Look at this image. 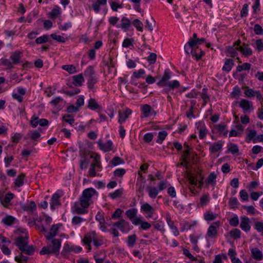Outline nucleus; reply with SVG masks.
Returning <instances> with one entry per match:
<instances>
[{"label": "nucleus", "instance_id": "obj_33", "mask_svg": "<svg viewBox=\"0 0 263 263\" xmlns=\"http://www.w3.org/2000/svg\"><path fill=\"white\" fill-rule=\"evenodd\" d=\"M62 68L70 74H73L77 72L76 68L73 65H64L62 66Z\"/></svg>", "mask_w": 263, "mask_h": 263}, {"label": "nucleus", "instance_id": "obj_16", "mask_svg": "<svg viewBox=\"0 0 263 263\" xmlns=\"http://www.w3.org/2000/svg\"><path fill=\"white\" fill-rule=\"evenodd\" d=\"M209 150L212 153H215L222 149V143L218 142L210 144L209 145Z\"/></svg>", "mask_w": 263, "mask_h": 263}, {"label": "nucleus", "instance_id": "obj_3", "mask_svg": "<svg viewBox=\"0 0 263 263\" xmlns=\"http://www.w3.org/2000/svg\"><path fill=\"white\" fill-rule=\"evenodd\" d=\"M197 44L196 40L190 39L184 45V50L187 54H192L193 57H195L197 60H199L201 59V55L197 52L196 49H194V47Z\"/></svg>", "mask_w": 263, "mask_h": 263}, {"label": "nucleus", "instance_id": "obj_54", "mask_svg": "<svg viewBox=\"0 0 263 263\" xmlns=\"http://www.w3.org/2000/svg\"><path fill=\"white\" fill-rule=\"evenodd\" d=\"M254 31L255 32L256 34H257V35L263 34V29L262 28L261 26L258 24H256L254 25Z\"/></svg>", "mask_w": 263, "mask_h": 263}, {"label": "nucleus", "instance_id": "obj_39", "mask_svg": "<svg viewBox=\"0 0 263 263\" xmlns=\"http://www.w3.org/2000/svg\"><path fill=\"white\" fill-rule=\"evenodd\" d=\"M146 25L145 27L150 31H153L154 29V26L155 25V21L154 18L152 16H150L149 19L146 20Z\"/></svg>", "mask_w": 263, "mask_h": 263}, {"label": "nucleus", "instance_id": "obj_19", "mask_svg": "<svg viewBox=\"0 0 263 263\" xmlns=\"http://www.w3.org/2000/svg\"><path fill=\"white\" fill-rule=\"evenodd\" d=\"M234 65V61L232 59H227L222 67V70L226 72H229Z\"/></svg>", "mask_w": 263, "mask_h": 263}, {"label": "nucleus", "instance_id": "obj_56", "mask_svg": "<svg viewBox=\"0 0 263 263\" xmlns=\"http://www.w3.org/2000/svg\"><path fill=\"white\" fill-rule=\"evenodd\" d=\"M255 229L258 232L262 233L263 235V222L257 221L254 224Z\"/></svg>", "mask_w": 263, "mask_h": 263}, {"label": "nucleus", "instance_id": "obj_53", "mask_svg": "<svg viewBox=\"0 0 263 263\" xmlns=\"http://www.w3.org/2000/svg\"><path fill=\"white\" fill-rule=\"evenodd\" d=\"M39 118L35 115H33L30 121L31 125L33 127H35L39 124Z\"/></svg>", "mask_w": 263, "mask_h": 263}, {"label": "nucleus", "instance_id": "obj_2", "mask_svg": "<svg viewBox=\"0 0 263 263\" xmlns=\"http://www.w3.org/2000/svg\"><path fill=\"white\" fill-rule=\"evenodd\" d=\"M84 74L87 79L88 88L92 89L94 85L98 81L93 67L91 66H88L85 70Z\"/></svg>", "mask_w": 263, "mask_h": 263}, {"label": "nucleus", "instance_id": "obj_20", "mask_svg": "<svg viewBox=\"0 0 263 263\" xmlns=\"http://www.w3.org/2000/svg\"><path fill=\"white\" fill-rule=\"evenodd\" d=\"M167 223L170 228L172 230L175 236H178L179 235V231L176 226L174 225V222L171 220V218L170 215H167L166 218Z\"/></svg>", "mask_w": 263, "mask_h": 263}, {"label": "nucleus", "instance_id": "obj_31", "mask_svg": "<svg viewBox=\"0 0 263 263\" xmlns=\"http://www.w3.org/2000/svg\"><path fill=\"white\" fill-rule=\"evenodd\" d=\"M127 217L130 220L135 218L137 214V210L136 208L130 209L126 211Z\"/></svg>", "mask_w": 263, "mask_h": 263}, {"label": "nucleus", "instance_id": "obj_52", "mask_svg": "<svg viewBox=\"0 0 263 263\" xmlns=\"http://www.w3.org/2000/svg\"><path fill=\"white\" fill-rule=\"evenodd\" d=\"M50 36L54 40L60 42V43H65V41H66V40L65 39L61 36V35H57L55 34H51L50 35Z\"/></svg>", "mask_w": 263, "mask_h": 263}, {"label": "nucleus", "instance_id": "obj_37", "mask_svg": "<svg viewBox=\"0 0 263 263\" xmlns=\"http://www.w3.org/2000/svg\"><path fill=\"white\" fill-rule=\"evenodd\" d=\"M25 174L22 173L15 179L14 184L17 187H20L24 184Z\"/></svg>", "mask_w": 263, "mask_h": 263}, {"label": "nucleus", "instance_id": "obj_5", "mask_svg": "<svg viewBox=\"0 0 263 263\" xmlns=\"http://www.w3.org/2000/svg\"><path fill=\"white\" fill-rule=\"evenodd\" d=\"M172 72L170 69L167 68L165 70L164 74L160 80L157 83L159 86H165L167 83L170 81L168 80L171 78Z\"/></svg>", "mask_w": 263, "mask_h": 263}, {"label": "nucleus", "instance_id": "obj_9", "mask_svg": "<svg viewBox=\"0 0 263 263\" xmlns=\"http://www.w3.org/2000/svg\"><path fill=\"white\" fill-rule=\"evenodd\" d=\"M23 56V53L20 51H15L12 53L10 56V60L11 61L13 65H16L22 63L21 58Z\"/></svg>", "mask_w": 263, "mask_h": 263}, {"label": "nucleus", "instance_id": "obj_51", "mask_svg": "<svg viewBox=\"0 0 263 263\" xmlns=\"http://www.w3.org/2000/svg\"><path fill=\"white\" fill-rule=\"evenodd\" d=\"M210 201V197L208 194H204L200 199V201L201 205H206Z\"/></svg>", "mask_w": 263, "mask_h": 263}, {"label": "nucleus", "instance_id": "obj_14", "mask_svg": "<svg viewBox=\"0 0 263 263\" xmlns=\"http://www.w3.org/2000/svg\"><path fill=\"white\" fill-rule=\"evenodd\" d=\"M98 144L100 148L105 152L111 150L112 142L111 140H108L106 143H102L101 141H98Z\"/></svg>", "mask_w": 263, "mask_h": 263}, {"label": "nucleus", "instance_id": "obj_29", "mask_svg": "<svg viewBox=\"0 0 263 263\" xmlns=\"http://www.w3.org/2000/svg\"><path fill=\"white\" fill-rule=\"evenodd\" d=\"M88 107L91 110H95L100 108V106L95 99L91 98L88 101Z\"/></svg>", "mask_w": 263, "mask_h": 263}, {"label": "nucleus", "instance_id": "obj_49", "mask_svg": "<svg viewBox=\"0 0 263 263\" xmlns=\"http://www.w3.org/2000/svg\"><path fill=\"white\" fill-rule=\"evenodd\" d=\"M63 119L65 122L68 123L70 125H72L74 122V119L72 118L71 115L69 114L64 115L63 116Z\"/></svg>", "mask_w": 263, "mask_h": 263}, {"label": "nucleus", "instance_id": "obj_40", "mask_svg": "<svg viewBox=\"0 0 263 263\" xmlns=\"http://www.w3.org/2000/svg\"><path fill=\"white\" fill-rule=\"evenodd\" d=\"M167 135V132L165 130H162L158 133V139L156 140V142L161 144L163 141L165 139V137Z\"/></svg>", "mask_w": 263, "mask_h": 263}, {"label": "nucleus", "instance_id": "obj_15", "mask_svg": "<svg viewBox=\"0 0 263 263\" xmlns=\"http://www.w3.org/2000/svg\"><path fill=\"white\" fill-rule=\"evenodd\" d=\"M239 50L246 57L252 54V49L249 47L248 44L245 43H243L242 46L239 47Z\"/></svg>", "mask_w": 263, "mask_h": 263}, {"label": "nucleus", "instance_id": "obj_8", "mask_svg": "<svg viewBox=\"0 0 263 263\" xmlns=\"http://www.w3.org/2000/svg\"><path fill=\"white\" fill-rule=\"evenodd\" d=\"M28 243V236H19L15 240V244L21 251Z\"/></svg>", "mask_w": 263, "mask_h": 263}, {"label": "nucleus", "instance_id": "obj_10", "mask_svg": "<svg viewBox=\"0 0 263 263\" xmlns=\"http://www.w3.org/2000/svg\"><path fill=\"white\" fill-rule=\"evenodd\" d=\"M179 86L180 83L178 81L173 80L170 81L169 83H167L166 86H164V88L163 89V92L168 94L171 90L177 88Z\"/></svg>", "mask_w": 263, "mask_h": 263}, {"label": "nucleus", "instance_id": "obj_17", "mask_svg": "<svg viewBox=\"0 0 263 263\" xmlns=\"http://www.w3.org/2000/svg\"><path fill=\"white\" fill-rule=\"evenodd\" d=\"M73 84L76 86H81L84 82V79L82 74H79L72 77Z\"/></svg>", "mask_w": 263, "mask_h": 263}, {"label": "nucleus", "instance_id": "obj_41", "mask_svg": "<svg viewBox=\"0 0 263 263\" xmlns=\"http://www.w3.org/2000/svg\"><path fill=\"white\" fill-rule=\"evenodd\" d=\"M154 210V208L147 203L143 204L141 206V211L144 213H149L150 212H153V211Z\"/></svg>", "mask_w": 263, "mask_h": 263}, {"label": "nucleus", "instance_id": "obj_42", "mask_svg": "<svg viewBox=\"0 0 263 263\" xmlns=\"http://www.w3.org/2000/svg\"><path fill=\"white\" fill-rule=\"evenodd\" d=\"M60 14V8L58 6H57L50 12V16L51 18L53 19L57 17Z\"/></svg>", "mask_w": 263, "mask_h": 263}, {"label": "nucleus", "instance_id": "obj_26", "mask_svg": "<svg viewBox=\"0 0 263 263\" xmlns=\"http://www.w3.org/2000/svg\"><path fill=\"white\" fill-rule=\"evenodd\" d=\"M227 125L224 123H221L216 126L217 132L220 134H222L224 136H227L228 131L226 129Z\"/></svg>", "mask_w": 263, "mask_h": 263}, {"label": "nucleus", "instance_id": "obj_27", "mask_svg": "<svg viewBox=\"0 0 263 263\" xmlns=\"http://www.w3.org/2000/svg\"><path fill=\"white\" fill-rule=\"evenodd\" d=\"M239 50V47H234L233 46H229L227 49V52L229 54L227 56L230 55L231 57L235 58L238 55L237 50Z\"/></svg>", "mask_w": 263, "mask_h": 263}, {"label": "nucleus", "instance_id": "obj_59", "mask_svg": "<svg viewBox=\"0 0 263 263\" xmlns=\"http://www.w3.org/2000/svg\"><path fill=\"white\" fill-rule=\"evenodd\" d=\"M11 243V241L9 239L6 237L2 236V234H0V246H3V245H5V246H7Z\"/></svg>", "mask_w": 263, "mask_h": 263}, {"label": "nucleus", "instance_id": "obj_1", "mask_svg": "<svg viewBox=\"0 0 263 263\" xmlns=\"http://www.w3.org/2000/svg\"><path fill=\"white\" fill-rule=\"evenodd\" d=\"M61 246V239H52L50 243H49L47 247H44L40 251L41 255L45 254H58Z\"/></svg>", "mask_w": 263, "mask_h": 263}, {"label": "nucleus", "instance_id": "obj_47", "mask_svg": "<svg viewBox=\"0 0 263 263\" xmlns=\"http://www.w3.org/2000/svg\"><path fill=\"white\" fill-rule=\"evenodd\" d=\"M49 36L48 35H44L35 40V43L37 44H43L47 42L48 40Z\"/></svg>", "mask_w": 263, "mask_h": 263}, {"label": "nucleus", "instance_id": "obj_45", "mask_svg": "<svg viewBox=\"0 0 263 263\" xmlns=\"http://www.w3.org/2000/svg\"><path fill=\"white\" fill-rule=\"evenodd\" d=\"M85 219L78 216H74L72 219V224L73 225H78L81 222L85 221Z\"/></svg>", "mask_w": 263, "mask_h": 263}, {"label": "nucleus", "instance_id": "obj_50", "mask_svg": "<svg viewBox=\"0 0 263 263\" xmlns=\"http://www.w3.org/2000/svg\"><path fill=\"white\" fill-rule=\"evenodd\" d=\"M1 62L2 65L8 67L9 69H11L13 67V64L12 62L10 61V60L9 59L2 58L1 60Z\"/></svg>", "mask_w": 263, "mask_h": 263}, {"label": "nucleus", "instance_id": "obj_43", "mask_svg": "<svg viewBox=\"0 0 263 263\" xmlns=\"http://www.w3.org/2000/svg\"><path fill=\"white\" fill-rule=\"evenodd\" d=\"M136 240H137V237H136V235L134 234V235H129L128 237V239H127L128 246L130 247H133L135 245Z\"/></svg>", "mask_w": 263, "mask_h": 263}, {"label": "nucleus", "instance_id": "obj_36", "mask_svg": "<svg viewBox=\"0 0 263 263\" xmlns=\"http://www.w3.org/2000/svg\"><path fill=\"white\" fill-rule=\"evenodd\" d=\"M90 200L84 197V196L82 195L80 199V203L82 208H87L90 204Z\"/></svg>", "mask_w": 263, "mask_h": 263}, {"label": "nucleus", "instance_id": "obj_25", "mask_svg": "<svg viewBox=\"0 0 263 263\" xmlns=\"http://www.w3.org/2000/svg\"><path fill=\"white\" fill-rule=\"evenodd\" d=\"M148 196L151 198H155L159 193V191L156 187L148 186Z\"/></svg>", "mask_w": 263, "mask_h": 263}, {"label": "nucleus", "instance_id": "obj_23", "mask_svg": "<svg viewBox=\"0 0 263 263\" xmlns=\"http://www.w3.org/2000/svg\"><path fill=\"white\" fill-rule=\"evenodd\" d=\"M252 256L256 260H260L262 259L261 252L257 248H253L251 250Z\"/></svg>", "mask_w": 263, "mask_h": 263}, {"label": "nucleus", "instance_id": "obj_24", "mask_svg": "<svg viewBox=\"0 0 263 263\" xmlns=\"http://www.w3.org/2000/svg\"><path fill=\"white\" fill-rule=\"evenodd\" d=\"M131 25L130 21L125 17H123L121 20V24L117 25L118 28L122 29H128Z\"/></svg>", "mask_w": 263, "mask_h": 263}, {"label": "nucleus", "instance_id": "obj_48", "mask_svg": "<svg viewBox=\"0 0 263 263\" xmlns=\"http://www.w3.org/2000/svg\"><path fill=\"white\" fill-rule=\"evenodd\" d=\"M207 133H208V130L204 125L202 127H201L199 128V138L201 139H204L206 137Z\"/></svg>", "mask_w": 263, "mask_h": 263}, {"label": "nucleus", "instance_id": "obj_22", "mask_svg": "<svg viewBox=\"0 0 263 263\" xmlns=\"http://www.w3.org/2000/svg\"><path fill=\"white\" fill-rule=\"evenodd\" d=\"M3 195L0 194V201L2 204L4 205V203L8 204L10 201L13 198L14 195L11 193H8L6 194L4 199H2Z\"/></svg>", "mask_w": 263, "mask_h": 263}, {"label": "nucleus", "instance_id": "obj_21", "mask_svg": "<svg viewBox=\"0 0 263 263\" xmlns=\"http://www.w3.org/2000/svg\"><path fill=\"white\" fill-rule=\"evenodd\" d=\"M60 195L58 193H54L51 199L50 206L52 209H54L55 206L60 204L59 201Z\"/></svg>", "mask_w": 263, "mask_h": 263}, {"label": "nucleus", "instance_id": "obj_30", "mask_svg": "<svg viewBox=\"0 0 263 263\" xmlns=\"http://www.w3.org/2000/svg\"><path fill=\"white\" fill-rule=\"evenodd\" d=\"M15 218L10 215H7L3 218L2 222L5 225L10 226L12 225L14 222Z\"/></svg>", "mask_w": 263, "mask_h": 263}, {"label": "nucleus", "instance_id": "obj_6", "mask_svg": "<svg viewBox=\"0 0 263 263\" xmlns=\"http://www.w3.org/2000/svg\"><path fill=\"white\" fill-rule=\"evenodd\" d=\"M113 226L117 227L124 233H127L130 230L129 223L124 219H121L120 220L115 222L113 224Z\"/></svg>", "mask_w": 263, "mask_h": 263}, {"label": "nucleus", "instance_id": "obj_60", "mask_svg": "<svg viewBox=\"0 0 263 263\" xmlns=\"http://www.w3.org/2000/svg\"><path fill=\"white\" fill-rule=\"evenodd\" d=\"M119 118L118 121L120 123H122L123 122H124L128 117L126 115V114H125L123 112H122L121 111H120L119 112Z\"/></svg>", "mask_w": 263, "mask_h": 263}, {"label": "nucleus", "instance_id": "obj_55", "mask_svg": "<svg viewBox=\"0 0 263 263\" xmlns=\"http://www.w3.org/2000/svg\"><path fill=\"white\" fill-rule=\"evenodd\" d=\"M133 39L126 38L123 41L122 46L125 48H128L130 46L133 45Z\"/></svg>", "mask_w": 263, "mask_h": 263}, {"label": "nucleus", "instance_id": "obj_11", "mask_svg": "<svg viewBox=\"0 0 263 263\" xmlns=\"http://www.w3.org/2000/svg\"><path fill=\"white\" fill-rule=\"evenodd\" d=\"M26 89L22 87L17 88V93H13L12 98L18 102H22L23 100V96L26 94Z\"/></svg>", "mask_w": 263, "mask_h": 263}, {"label": "nucleus", "instance_id": "obj_38", "mask_svg": "<svg viewBox=\"0 0 263 263\" xmlns=\"http://www.w3.org/2000/svg\"><path fill=\"white\" fill-rule=\"evenodd\" d=\"M241 231L238 229H234L230 232V235L234 239H238L240 237Z\"/></svg>", "mask_w": 263, "mask_h": 263}, {"label": "nucleus", "instance_id": "obj_28", "mask_svg": "<svg viewBox=\"0 0 263 263\" xmlns=\"http://www.w3.org/2000/svg\"><path fill=\"white\" fill-rule=\"evenodd\" d=\"M35 249L32 245H28V244L21 250V252L28 255L33 254Z\"/></svg>", "mask_w": 263, "mask_h": 263}, {"label": "nucleus", "instance_id": "obj_13", "mask_svg": "<svg viewBox=\"0 0 263 263\" xmlns=\"http://www.w3.org/2000/svg\"><path fill=\"white\" fill-rule=\"evenodd\" d=\"M142 111L144 114V117L146 118L151 115L156 114V111L153 110L151 106L148 104H144L142 106L141 108Z\"/></svg>", "mask_w": 263, "mask_h": 263}, {"label": "nucleus", "instance_id": "obj_61", "mask_svg": "<svg viewBox=\"0 0 263 263\" xmlns=\"http://www.w3.org/2000/svg\"><path fill=\"white\" fill-rule=\"evenodd\" d=\"M80 92V90L78 88H74L73 90H65L64 91V93L69 96H72L73 95H77Z\"/></svg>", "mask_w": 263, "mask_h": 263}, {"label": "nucleus", "instance_id": "obj_4", "mask_svg": "<svg viewBox=\"0 0 263 263\" xmlns=\"http://www.w3.org/2000/svg\"><path fill=\"white\" fill-rule=\"evenodd\" d=\"M220 226L219 221L213 222L208 228L206 236L211 238H216L217 236V230Z\"/></svg>", "mask_w": 263, "mask_h": 263}, {"label": "nucleus", "instance_id": "obj_58", "mask_svg": "<svg viewBox=\"0 0 263 263\" xmlns=\"http://www.w3.org/2000/svg\"><path fill=\"white\" fill-rule=\"evenodd\" d=\"M157 54L155 53H151L147 57V61L150 64H153L156 62Z\"/></svg>", "mask_w": 263, "mask_h": 263}, {"label": "nucleus", "instance_id": "obj_32", "mask_svg": "<svg viewBox=\"0 0 263 263\" xmlns=\"http://www.w3.org/2000/svg\"><path fill=\"white\" fill-rule=\"evenodd\" d=\"M123 194V189H119L116 190L113 193H110L109 194L108 196L110 197L112 199H115L117 198H119Z\"/></svg>", "mask_w": 263, "mask_h": 263}, {"label": "nucleus", "instance_id": "obj_63", "mask_svg": "<svg viewBox=\"0 0 263 263\" xmlns=\"http://www.w3.org/2000/svg\"><path fill=\"white\" fill-rule=\"evenodd\" d=\"M113 165L116 166L120 164L123 163V160L119 157H115L111 161Z\"/></svg>", "mask_w": 263, "mask_h": 263}, {"label": "nucleus", "instance_id": "obj_57", "mask_svg": "<svg viewBox=\"0 0 263 263\" xmlns=\"http://www.w3.org/2000/svg\"><path fill=\"white\" fill-rule=\"evenodd\" d=\"M229 223L231 226L237 227L239 224V219L237 216H234L231 218L229 221Z\"/></svg>", "mask_w": 263, "mask_h": 263}, {"label": "nucleus", "instance_id": "obj_62", "mask_svg": "<svg viewBox=\"0 0 263 263\" xmlns=\"http://www.w3.org/2000/svg\"><path fill=\"white\" fill-rule=\"evenodd\" d=\"M216 217V215L213 213H205L204 215V218L206 221H212L214 220Z\"/></svg>", "mask_w": 263, "mask_h": 263}, {"label": "nucleus", "instance_id": "obj_64", "mask_svg": "<svg viewBox=\"0 0 263 263\" xmlns=\"http://www.w3.org/2000/svg\"><path fill=\"white\" fill-rule=\"evenodd\" d=\"M256 47L258 51L263 50V42L261 39L257 40L255 42Z\"/></svg>", "mask_w": 263, "mask_h": 263}, {"label": "nucleus", "instance_id": "obj_46", "mask_svg": "<svg viewBox=\"0 0 263 263\" xmlns=\"http://www.w3.org/2000/svg\"><path fill=\"white\" fill-rule=\"evenodd\" d=\"M133 25L137 28L138 31H142L143 24L138 19H136L133 22Z\"/></svg>", "mask_w": 263, "mask_h": 263}, {"label": "nucleus", "instance_id": "obj_35", "mask_svg": "<svg viewBox=\"0 0 263 263\" xmlns=\"http://www.w3.org/2000/svg\"><path fill=\"white\" fill-rule=\"evenodd\" d=\"M228 151L230 152L232 154L238 153L239 149L237 145L236 144L229 143L228 144Z\"/></svg>", "mask_w": 263, "mask_h": 263}, {"label": "nucleus", "instance_id": "obj_12", "mask_svg": "<svg viewBox=\"0 0 263 263\" xmlns=\"http://www.w3.org/2000/svg\"><path fill=\"white\" fill-rule=\"evenodd\" d=\"M240 220V228L245 232L249 231L250 230L251 227L249 224L250 220L249 218L246 216L241 217Z\"/></svg>", "mask_w": 263, "mask_h": 263}, {"label": "nucleus", "instance_id": "obj_44", "mask_svg": "<svg viewBox=\"0 0 263 263\" xmlns=\"http://www.w3.org/2000/svg\"><path fill=\"white\" fill-rule=\"evenodd\" d=\"M251 65L248 63H245L241 65H238L237 67V71L240 72L242 70H249L251 68Z\"/></svg>", "mask_w": 263, "mask_h": 263}, {"label": "nucleus", "instance_id": "obj_7", "mask_svg": "<svg viewBox=\"0 0 263 263\" xmlns=\"http://www.w3.org/2000/svg\"><path fill=\"white\" fill-rule=\"evenodd\" d=\"M239 106L243 109L244 113L250 112L254 110L252 103L246 99L240 100Z\"/></svg>", "mask_w": 263, "mask_h": 263}, {"label": "nucleus", "instance_id": "obj_18", "mask_svg": "<svg viewBox=\"0 0 263 263\" xmlns=\"http://www.w3.org/2000/svg\"><path fill=\"white\" fill-rule=\"evenodd\" d=\"M97 194L96 191L93 188H88L84 190L82 193V195L84 197L91 200V197Z\"/></svg>", "mask_w": 263, "mask_h": 263}, {"label": "nucleus", "instance_id": "obj_34", "mask_svg": "<svg viewBox=\"0 0 263 263\" xmlns=\"http://www.w3.org/2000/svg\"><path fill=\"white\" fill-rule=\"evenodd\" d=\"M86 208H80L78 206V204L75 202L73 206V211L79 214H83L87 212V211L85 210Z\"/></svg>", "mask_w": 263, "mask_h": 263}]
</instances>
